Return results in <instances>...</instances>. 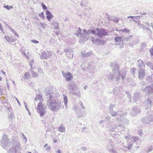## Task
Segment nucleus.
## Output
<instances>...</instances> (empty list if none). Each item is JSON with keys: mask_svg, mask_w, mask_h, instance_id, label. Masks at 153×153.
<instances>
[{"mask_svg": "<svg viewBox=\"0 0 153 153\" xmlns=\"http://www.w3.org/2000/svg\"><path fill=\"white\" fill-rule=\"evenodd\" d=\"M52 100L53 98L52 96H49L48 101V102L50 103L48 107L51 111H55L56 110L58 109L59 104L56 101L53 102Z\"/></svg>", "mask_w": 153, "mask_h": 153, "instance_id": "obj_1", "label": "nucleus"}, {"mask_svg": "<svg viewBox=\"0 0 153 153\" xmlns=\"http://www.w3.org/2000/svg\"><path fill=\"white\" fill-rule=\"evenodd\" d=\"M96 30L97 31V35L100 37H102L104 36L108 35V33L105 31L104 29H99L98 28H96Z\"/></svg>", "mask_w": 153, "mask_h": 153, "instance_id": "obj_2", "label": "nucleus"}, {"mask_svg": "<svg viewBox=\"0 0 153 153\" xmlns=\"http://www.w3.org/2000/svg\"><path fill=\"white\" fill-rule=\"evenodd\" d=\"M62 73L63 76L67 81H69L72 79L73 76L71 74L70 72L65 73L62 72Z\"/></svg>", "mask_w": 153, "mask_h": 153, "instance_id": "obj_3", "label": "nucleus"}, {"mask_svg": "<svg viewBox=\"0 0 153 153\" xmlns=\"http://www.w3.org/2000/svg\"><path fill=\"white\" fill-rule=\"evenodd\" d=\"M4 38L8 42L10 43L14 42L16 40V38L12 36L10 37L5 36Z\"/></svg>", "mask_w": 153, "mask_h": 153, "instance_id": "obj_4", "label": "nucleus"}, {"mask_svg": "<svg viewBox=\"0 0 153 153\" xmlns=\"http://www.w3.org/2000/svg\"><path fill=\"white\" fill-rule=\"evenodd\" d=\"M46 18L49 21H51V19L53 17V15L48 11H46Z\"/></svg>", "mask_w": 153, "mask_h": 153, "instance_id": "obj_5", "label": "nucleus"}, {"mask_svg": "<svg viewBox=\"0 0 153 153\" xmlns=\"http://www.w3.org/2000/svg\"><path fill=\"white\" fill-rule=\"evenodd\" d=\"M48 54H50V56H51V53L50 51H47V53H42V58L43 59H47L48 56L47 55Z\"/></svg>", "mask_w": 153, "mask_h": 153, "instance_id": "obj_6", "label": "nucleus"}, {"mask_svg": "<svg viewBox=\"0 0 153 153\" xmlns=\"http://www.w3.org/2000/svg\"><path fill=\"white\" fill-rule=\"evenodd\" d=\"M43 109V104L42 102H40L37 105V110L40 111Z\"/></svg>", "mask_w": 153, "mask_h": 153, "instance_id": "obj_7", "label": "nucleus"}, {"mask_svg": "<svg viewBox=\"0 0 153 153\" xmlns=\"http://www.w3.org/2000/svg\"><path fill=\"white\" fill-rule=\"evenodd\" d=\"M145 74V71L143 69L140 70L139 74L138 76L139 78H142L144 76Z\"/></svg>", "mask_w": 153, "mask_h": 153, "instance_id": "obj_8", "label": "nucleus"}, {"mask_svg": "<svg viewBox=\"0 0 153 153\" xmlns=\"http://www.w3.org/2000/svg\"><path fill=\"white\" fill-rule=\"evenodd\" d=\"M123 36L116 37L114 38V40L115 42H118L123 41Z\"/></svg>", "mask_w": 153, "mask_h": 153, "instance_id": "obj_9", "label": "nucleus"}, {"mask_svg": "<svg viewBox=\"0 0 153 153\" xmlns=\"http://www.w3.org/2000/svg\"><path fill=\"white\" fill-rule=\"evenodd\" d=\"M59 130L60 132H64L65 131V128L62 126H61L59 128Z\"/></svg>", "mask_w": 153, "mask_h": 153, "instance_id": "obj_10", "label": "nucleus"}, {"mask_svg": "<svg viewBox=\"0 0 153 153\" xmlns=\"http://www.w3.org/2000/svg\"><path fill=\"white\" fill-rule=\"evenodd\" d=\"M3 7L7 10H10V9L13 8V7L12 6H9L8 5H4Z\"/></svg>", "mask_w": 153, "mask_h": 153, "instance_id": "obj_11", "label": "nucleus"}, {"mask_svg": "<svg viewBox=\"0 0 153 153\" xmlns=\"http://www.w3.org/2000/svg\"><path fill=\"white\" fill-rule=\"evenodd\" d=\"M120 31L122 32H125V33H128L130 31V30H128L127 29L125 28V29L120 30Z\"/></svg>", "mask_w": 153, "mask_h": 153, "instance_id": "obj_12", "label": "nucleus"}, {"mask_svg": "<svg viewBox=\"0 0 153 153\" xmlns=\"http://www.w3.org/2000/svg\"><path fill=\"white\" fill-rule=\"evenodd\" d=\"M132 140L133 141V142H135L138 140V137L133 136L132 137Z\"/></svg>", "mask_w": 153, "mask_h": 153, "instance_id": "obj_13", "label": "nucleus"}, {"mask_svg": "<svg viewBox=\"0 0 153 153\" xmlns=\"http://www.w3.org/2000/svg\"><path fill=\"white\" fill-rule=\"evenodd\" d=\"M38 111L39 112V113L40 116H42L44 115L45 112L44 111H42V110Z\"/></svg>", "mask_w": 153, "mask_h": 153, "instance_id": "obj_14", "label": "nucleus"}, {"mask_svg": "<svg viewBox=\"0 0 153 153\" xmlns=\"http://www.w3.org/2000/svg\"><path fill=\"white\" fill-rule=\"evenodd\" d=\"M88 31L90 33H91L92 34H97L96 33V31L94 30H88Z\"/></svg>", "mask_w": 153, "mask_h": 153, "instance_id": "obj_15", "label": "nucleus"}, {"mask_svg": "<svg viewBox=\"0 0 153 153\" xmlns=\"http://www.w3.org/2000/svg\"><path fill=\"white\" fill-rule=\"evenodd\" d=\"M30 75V74L29 72H26L25 74V77L26 78H28Z\"/></svg>", "mask_w": 153, "mask_h": 153, "instance_id": "obj_16", "label": "nucleus"}, {"mask_svg": "<svg viewBox=\"0 0 153 153\" xmlns=\"http://www.w3.org/2000/svg\"><path fill=\"white\" fill-rule=\"evenodd\" d=\"M64 96V101L65 103L66 104L67 103V101L68 100L67 97L64 94L63 95Z\"/></svg>", "mask_w": 153, "mask_h": 153, "instance_id": "obj_17", "label": "nucleus"}, {"mask_svg": "<svg viewBox=\"0 0 153 153\" xmlns=\"http://www.w3.org/2000/svg\"><path fill=\"white\" fill-rule=\"evenodd\" d=\"M41 5L43 9L44 10H46L47 9V7L45 5V4L43 3H42L41 4Z\"/></svg>", "mask_w": 153, "mask_h": 153, "instance_id": "obj_18", "label": "nucleus"}, {"mask_svg": "<svg viewBox=\"0 0 153 153\" xmlns=\"http://www.w3.org/2000/svg\"><path fill=\"white\" fill-rule=\"evenodd\" d=\"M39 16L41 18H45V16L44 15V14L43 13H41L39 14Z\"/></svg>", "mask_w": 153, "mask_h": 153, "instance_id": "obj_19", "label": "nucleus"}, {"mask_svg": "<svg viewBox=\"0 0 153 153\" xmlns=\"http://www.w3.org/2000/svg\"><path fill=\"white\" fill-rule=\"evenodd\" d=\"M31 42L35 43H39V42L38 41H36L35 40H32L31 41Z\"/></svg>", "mask_w": 153, "mask_h": 153, "instance_id": "obj_20", "label": "nucleus"}, {"mask_svg": "<svg viewBox=\"0 0 153 153\" xmlns=\"http://www.w3.org/2000/svg\"><path fill=\"white\" fill-rule=\"evenodd\" d=\"M51 149V147L49 146H47V147L46 148V149L48 151L50 150Z\"/></svg>", "mask_w": 153, "mask_h": 153, "instance_id": "obj_21", "label": "nucleus"}, {"mask_svg": "<svg viewBox=\"0 0 153 153\" xmlns=\"http://www.w3.org/2000/svg\"><path fill=\"white\" fill-rule=\"evenodd\" d=\"M150 52L151 54L152 55H153V49H151L150 51Z\"/></svg>", "mask_w": 153, "mask_h": 153, "instance_id": "obj_22", "label": "nucleus"}, {"mask_svg": "<svg viewBox=\"0 0 153 153\" xmlns=\"http://www.w3.org/2000/svg\"><path fill=\"white\" fill-rule=\"evenodd\" d=\"M114 21L116 23L118 22L119 21V20L117 18H116L115 19H114Z\"/></svg>", "mask_w": 153, "mask_h": 153, "instance_id": "obj_23", "label": "nucleus"}, {"mask_svg": "<svg viewBox=\"0 0 153 153\" xmlns=\"http://www.w3.org/2000/svg\"><path fill=\"white\" fill-rule=\"evenodd\" d=\"M36 97H39L41 99H42V96H41L40 95H37Z\"/></svg>", "mask_w": 153, "mask_h": 153, "instance_id": "obj_24", "label": "nucleus"}, {"mask_svg": "<svg viewBox=\"0 0 153 153\" xmlns=\"http://www.w3.org/2000/svg\"><path fill=\"white\" fill-rule=\"evenodd\" d=\"M136 69L135 68H133L132 69V70L133 71V72H134L136 70Z\"/></svg>", "mask_w": 153, "mask_h": 153, "instance_id": "obj_25", "label": "nucleus"}, {"mask_svg": "<svg viewBox=\"0 0 153 153\" xmlns=\"http://www.w3.org/2000/svg\"><path fill=\"white\" fill-rule=\"evenodd\" d=\"M53 141L54 143H56L57 142V139H54L53 140Z\"/></svg>", "mask_w": 153, "mask_h": 153, "instance_id": "obj_26", "label": "nucleus"}, {"mask_svg": "<svg viewBox=\"0 0 153 153\" xmlns=\"http://www.w3.org/2000/svg\"><path fill=\"white\" fill-rule=\"evenodd\" d=\"M48 146V144L47 143H46L44 145V148H45L46 147H47V146Z\"/></svg>", "mask_w": 153, "mask_h": 153, "instance_id": "obj_27", "label": "nucleus"}, {"mask_svg": "<svg viewBox=\"0 0 153 153\" xmlns=\"http://www.w3.org/2000/svg\"><path fill=\"white\" fill-rule=\"evenodd\" d=\"M134 17H133L132 16H129L128 17V18H131L132 19H133Z\"/></svg>", "mask_w": 153, "mask_h": 153, "instance_id": "obj_28", "label": "nucleus"}, {"mask_svg": "<svg viewBox=\"0 0 153 153\" xmlns=\"http://www.w3.org/2000/svg\"><path fill=\"white\" fill-rule=\"evenodd\" d=\"M92 39L91 41H92V42H94L93 41L95 39L94 38H92Z\"/></svg>", "mask_w": 153, "mask_h": 153, "instance_id": "obj_29", "label": "nucleus"}, {"mask_svg": "<svg viewBox=\"0 0 153 153\" xmlns=\"http://www.w3.org/2000/svg\"><path fill=\"white\" fill-rule=\"evenodd\" d=\"M57 153H61L60 151V150H59L57 152Z\"/></svg>", "mask_w": 153, "mask_h": 153, "instance_id": "obj_30", "label": "nucleus"}, {"mask_svg": "<svg viewBox=\"0 0 153 153\" xmlns=\"http://www.w3.org/2000/svg\"><path fill=\"white\" fill-rule=\"evenodd\" d=\"M125 76H123L122 78V79H123L124 78H125Z\"/></svg>", "mask_w": 153, "mask_h": 153, "instance_id": "obj_31", "label": "nucleus"}, {"mask_svg": "<svg viewBox=\"0 0 153 153\" xmlns=\"http://www.w3.org/2000/svg\"><path fill=\"white\" fill-rule=\"evenodd\" d=\"M2 73L4 74H5V73L3 71H2Z\"/></svg>", "mask_w": 153, "mask_h": 153, "instance_id": "obj_32", "label": "nucleus"}, {"mask_svg": "<svg viewBox=\"0 0 153 153\" xmlns=\"http://www.w3.org/2000/svg\"><path fill=\"white\" fill-rule=\"evenodd\" d=\"M125 138L126 139H127V138H128V137H125Z\"/></svg>", "mask_w": 153, "mask_h": 153, "instance_id": "obj_33", "label": "nucleus"}, {"mask_svg": "<svg viewBox=\"0 0 153 153\" xmlns=\"http://www.w3.org/2000/svg\"><path fill=\"white\" fill-rule=\"evenodd\" d=\"M28 153H32L31 152H29Z\"/></svg>", "mask_w": 153, "mask_h": 153, "instance_id": "obj_34", "label": "nucleus"}, {"mask_svg": "<svg viewBox=\"0 0 153 153\" xmlns=\"http://www.w3.org/2000/svg\"><path fill=\"white\" fill-rule=\"evenodd\" d=\"M70 84H69V86H70Z\"/></svg>", "mask_w": 153, "mask_h": 153, "instance_id": "obj_35", "label": "nucleus"}]
</instances>
